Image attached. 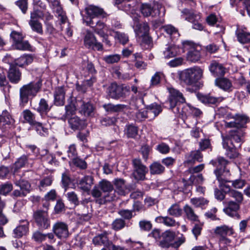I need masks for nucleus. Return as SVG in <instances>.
Segmentation results:
<instances>
[{
    "label": "nucleus",
    "instance_id": "obj_1",
    "mask_svg": "<svg viewBox=\"0 0 250 250\" xmlns=\"http://www.w3.org/2000/svg\"><path fill=\"white\" fill-rule=\"evenodd\" d=\"M204 70L198 66L186 69L179 73L181 84L191 86L196 84L203 78Z\"/></svg>",
    "mask_w": 250,
    "mask_h": 250
},
{
    "label": "nucleus",
    "instance_id": "obj_2",
    "mask_svg": "<svg viewBox=\"0 0 250 250\" xmlns=\"http://www.w3.org/2000/svg\"><path fill=\"white\" fill-rule=\"evenodd\" d=\"M230 197L226 198L223 202L225 206L223 211L228 216L240 219V215L239 211L240 208V204L243 200V196L241 193L233 192L229 194Z\"/></svg>",
    "mask_w": 250,
    "mask_h": 250
},
{
    "label": "nucleus",
    "instance_id": "obj_3",
    "mask_svg": "<svg viewBox=\"0 0 250 250\" xmlns=\"http://www.w3.org/2000/svg\"><path fill=\"white\" fill-rule=\"evenodd\" d=\"M42 86L40 81L32 82L23 85L20 89V98L21 104L24 105L28 102L30 96L35 97Z\"/></svg>",
    "mask_w": 250,
    "mask_h": 250
},
{
    "label": "nucleus",
    "instance_id": "obj_4",
    "mask_svg": "<svg viewBox=\"0 0 250 250\" xmlns=\"http://www.w3.org/2000/svg\"><path fill=\"white\" fill-rule=\"evenodd\" d=\"M133 172L132 175L134 179L137 181L146 180V175L148 169L146 166L144 165L139 158L133 159L132 160Z\"/></svg>",
    "mask_w": 250,
    "mask_h": 250
},
{
    "label": "nucleus",
    "instance_id": "obj_5",
    "mask_svg": "<svg viewBox=\"0 0 250 250\" xmlns=\"http://www.w3.org/2000/svg\"><path fill=\"white\" fill-rule=\"evenodd\" d=\"M229 163L228 161L221 156L218 157L216 159L210 161V163L216 167L214 171L216 177L220 176H229L230 175L229 170L227 167Z\"/></svg>",
    "mask_w": 250,
    "mask_h": 250
},
{
    "label": "nucleus",
    "instance_id": "obj_6",
    "mask_svg": "<svg viewBox=\"0 0 250 250\" xmlns=\"http://www.w3.org/2000/svg\"><path fill=\"white\" fill-rule=\"evenodd\" d=\"M99 188L104 193H107L104 196V198H100L96 200V202L99 204H104L106 202H110L114 199V197L110 195V193L113 190V186L109 181L103 180L99 183Z\"/></svg>",
    "mask_w": 250,
    "mask_h": 250
},
{
    "label": "nucleus",
    "instance_id": "obj_7",
    "mask_svg": "<svg viewBox=\"0 0 250 250\" xmlns=\"http://www.w3.org/2000/svg\"><path fill=\"white\" fill-rule=\"evenodd\" d=\"M128 89L122 85H118L116 83H112L106 88V93L107 96L111 99L118 100L125 97V91Z\"/></svg>",
    "mask_w": 250,
    "mask_h": 250
},
{
    "label": "nucleus",
    "instance_id": "obj_8",
    "mask_svg": "<svg viewBox=\"0 0 250 250\" xmlns=\"http://www.w3.org/2000/svg\"><path fill=\"white\" fill-rule=\"evenodd\" d=\"M183 45L185 49L188 50L187 55V58L188 61L196 62L200 59V52L193 42L186 41L183 42Z\"/></svg>",
    "mask_w": 250,
    "mask_h": 250
},
{
    "label": "nucleus",
    "instance_id": "obj_9",
    "mask_svg": "<svg viewBox=\"0 0 250 250\" xmlns=\"http://www.w3.org/2000/svg\"><path fill=\"white\" fill-rule=\"evenodd\" d=\"M33 216L40 229H45L50 227V222L46 210H38L34 213Z\"/></svg>",
    "mask_w": 250,
    "mask_h": 250
},
{
    "label": "nucleus",
    "instance_id": "obj_10",
    "mask_svg": "<svg viewBox=\"0 0 250 250\" xmlns=\"http://www.w3.org/2000/svg\"><path fill=\"white\" fill-rule=\"evenodd\" d=\"M52 230L56 236L60 239H66L70 235L68 225L62 222H57L55 223Z\"/></svg>",
    "mask_w": 250,
    "mask_h": 250
},
{
    "label": "nucleus",
    "instance_id": "obj_11",
    "mask_svg": "<svg viewBox=\"0 0 250 250\" xmlns=\"http://www.w3.org/2000/svg\"><path fill=\"white\" fill-rule=\"evenodd\" d=\"M87 25L93 28L94 32L102 37H104L108 30V27L102 21H98L94 22L93 20H86L83 19Z\"/></svg>",
    "mask_w": 250,
    "mask_h": 250
},
{
    "label": "nucleus",
    "instance_id": "obj_12",
    "mask_svg": "<svg viewBox=\"0 0 250 250\" xmlns=\"http://www.w3.org/2000/svg\"><path fill=\"white\" fill-rule=\"evenodd\" d=\"M169 92L170 95L168 99L171 109L174 108L178 103H184L186 102V99L183 94L179 90L171 88L169 89Z\"/></svg>",
    "mask_w": 250,
    "mask_h": 250
},
{
    "label": "nucleus",
    "instance_id": "obj_13",
    "mask_svg": "<svg viewBox=\"0 0 250 250\" xmlns=\"http://www.w3.org/2000/svg\"><path fill=\"white\" fill-rule=\"evenodd\" d=\"M242 134L240 130H231L229 136L223 139V142H226L231 146L235 145L236 147H240L242 144Z\"/></svg>",
    "mask_w": 250,
    "mask_h": 250
},
{
    "label": "nucleus",
    "instance_id": "obj_14",
    "mask_svg": "<svg viewBox=\"0 0 250 250\" xmlns=\"http://www.w3.org/2000/svg\"><path fill=\"white\" fill-rule=\"evenodd\" d=\"M227 176H220L216 177L217 179L219 182V187L221 190L225 193L226 195H228L229 197H230L229 194L230 193L236 192L240 193V192L232 189L230 188L229 183L232 185V182L229 181L226 179Z\"/></svg>",
    "mask_w": 250,
    "mask_h": 250
},
{
    "label": "nucleus",
    "instance_id": "obj_15",
    "mask_svg": "<svg viewBox=\"0 0 250 250\" xmlns=\"http://www.w3.org/2000/svg\"><path fill=\"white\" fill-rule=\"evenodd\" d=\"M45 33L48 35V40L52 43H55L58 40L60 33L54 27L52 23L46 21L45 22Z\"/></svg>",
    "mask_w": 250,
    "mask_h": 250
},
{
    "label": "nucleus",
    "instance_id": "obj_16",
    "mask_svg": "<svg viewBox=\"0 0 250 250\" xmlns=\"http://www.w3.org/2000/svg\"><path fill=\"white\" fill-rule=\"evenodd\" d=\"M209 70L214 77L223 76L226 72V68L221 63L216 61H211Z\"/></svg>",
    "mask_w": 250,
    "mask_h": 250
},
{
    "label": "nucleus",
    "instance_id": "obj_17",
    "mask_svg": "<svg viewBox=\"0 0 250 250\" xmlns=\"http://www.w3.org/2000/svg\"><path fill=\"white\" fill-rule=\"evenodd\" d=\"M85 11L87 15L86 20H92L93 18L103 16L104 14V10L98 6L89 5L85 8Z\"/></svg>",
    "mask_w": 250,
    "mask_h": 250
},
{
    "label": "nucleus",
    "instance_id": "obj_18",
    "mask_svg": "<svg viewBox=\"0 0 250 250\" xmlns=\"http://www.w3.org/2000/svg\"><path fill=\"white\" fill-rule=\"evenodd\" d=\"M7 77L11 83L17 84L21 80V73L16 66L11 64L8 71Z\"/></svg>",
    "mask_w": 250,
    "mask_h": 250
},
{
    "label": "nucleus",
    "instance_id": "obj_19",
    "mask_svg": "<svg viewBox=\"0 0 250 250\" xmlns=\"http://www.w3.org/2000/svg\"><path fill=\"white\" fill-rule=\"evenodd\" d=\"M175 236L174 232L166 230L161 235L162 240L159 242V245L162 248H169L171 246V242L174 239Z\"/></svg>",
    "mask_w": 250,
    "mask_h": 250
},
{
    "label": "nucleus",
    "instance_id": "obj_20",
    "mask_svg": "<svg viewBox=\"0 0 250 250\" xmlns=\"http://www.w3.org/2000/svg\"><path fill=\"white\" fill-rule=\"evenodd\" d=\"M108 233L104 232L101 234L95 236L92 240L93 243L95 246H104L105 248H108L111 245V241H109Z\"/></svg>",
    "mask_w": 250,
    "mask_h": 250
},
{
    "label": "nucleus",
    "instance_id": "obj_21",
    "mask_svg": "<svg viewBox=\"0 0 250 250\" xmlns=\"http://www.w3.org/2000/svg\"><path fill=\"white\" fill-rule=\"evenodd\" d=\"M114 184L116 188L115 191L120 195H125L127 190L130 191L134 188L132 187L126 186L125 181L121 178L115 179Z\"/></svg>",
    "mask_w": 250,
    "mask_h": 250
},
{
    "label": "nucleus",
    "instance_id": "obj_22",
    "mask_svg": "<svg viewBox=\"0 0 250 250\" xmlns=\"http://www.w3.org/2000/svg\"><path fill=\"white\" fill-rule=\"evenodd\" d=\"M79 104L80 105L78 110L81 114L85 117L91 116L93 115L94 108L91 103L80 101Z\"/></svg>",
    "mask_w": 250,
    "mask_h": 250
},
{
    "label": "nucleus",
    "instance_id": "obj_23",
    "mask_svg": "<svg viewBox=\"0 0 250 250\" xmlns=\"http://www.w3.org/2000/svg\"><path fill=\"white\" fill-rule=\"evenodd\" d=\"M197 96L202 103L205 104L217 105L224 100V98L222 97H214L209 95H203L201 93L197 94Z\"/></svg>",
    "mask_w": 250,
    "mask_h": 250
},
{
    "label": "nucleus",
    "instance_id": "obj_24",
    "mask_svg": "<svg viewBox=\"0 0 250 250\" xmlns=\"http://www.w3.org/2000/svg\"><path fill=\"white\" fill-rule=\"evenodd\" d=\"M134 21V30L138 35L142 34V36L147 35L149 30V27L146 22L139 23V19L137 17H133Z\"/></svg>",
    "mask_w": 250,
    "mask_h": 250
},
{
    "label": "nucleus",
    "instance_id": "obj_25",
    "mask_svg": "<svg viewBox=\"0 0 250 250\" xmlns=\"http://www.w3.org/2000/svg\"><path fill=\"white\" fill-rule=\"evenodd\" d=\"M32 30L40 34H43V29L42 23L37 19V15L36 13H32L30 16V20L29 22Z\"/></svg>",
    "mask_w": 250,
    "mask_h": 250
},
{
    "label": "nucleus",
    "instance_id": "obj_26",
    "mask_svg": "<svg viewBox=\"0 0 250 250\" xmlns=\"http://www.w3.org/2000/svg\"><path fill=\"white\" fill-rule=\"evenodd\" d=\"M54 103L57 105H63L65 100V91L62 86L55 89L54 94Z\"/></svg>",
    "mask_w": 250,
    "mask_h": 250
},
{
    "label": "nucleus",
    "instance_id": "obj_27",
    "mask_svg": "<svg viewBox=\"0 0 250 250\" xmlns=\"http://www.w3.org/2000/svg\"><path fill=\"white\" fill-rule=\"evenodd\" d=\"M140 11L145 17H156L159 14L158 9L153 8L148 4H143L140 7Z\"/></svg>",
    "mask_w": 250,
    "mask_h": 250
},
{
    "label": "nucleus",
    "instance_id": "obj_28",
    "mask_svg": "<svg viewBox=\"0 0 250 250\" xmlns=\"http://www.w3.org/2000/svg\"><path fill=\"white\" fill-rule=\"evenodd\" d=\"M93 184V178L91 176H85L82 178L78 183L79 188L84 191H89Z\"/></svg>",
    "mask_w": 250,
    "mask_h": 250
},
{
    "label": "nucleus",
    "instance_id": "obj_29",
    "mask_svg": "<svg viewBox=\"0 0 250 250\" xmlns=\"http://www.w3.org/2000/svg\"><path fill=\"white\" fill-rule=\"evenodd\" d=\"M186 218L192 222H199V216L194 209L188 205H186L183 208Z\"/></svg>",
    "mask_w": 250,
    "mask_h": 250
},
{
    "label": "nucleus",
    "instance_id": "obj_30",
    "mask_svg": "<svg viewBox=\"0 0 250 250\" xmlns=\"http://www.w3.org/2000/svg\"><path fill=\"white\" fill-rule=\"evenodd\" d=\"M68 123L70 128L74 130L81 129L85 126L84 121L77 116L70 118L68 119Z\"/></svg>",
    "mask_w": 250,
    "mask_h": 250
},
{
    "label": "nucleus",
    "instance_id": "obj_31",
    "mask_svg": "<svg viewBox=\"0 0 250 250\" xmlns=\"http://www.w3.org/2000/svg\"><path fill=\"white\" fill-rule=\"evenodd\" d=\"M223 146L226 150L225 154L228 158L234 159L238 156V153L236 150L237 147L235 145L231 146L226 142H223Z\"/></svg>",
    "mask_w": 250,
    "mask_h": 250
},
{
    "label": "nucleus",
    "instance_id": "obj_32",
    "mask_svg": "<svg viewBox=\"0 0 250 250\" xmlns=\"http://www.w3.org/2000/svg\"><path fill=\"white\" fill-rule=\"evenodd\" d=\"M180 52L179 48L175 45H170L167 46L163 51L164 58L169 59L174 57L178 55Z\"/></svg>",
    "mask_w": 250,
    "mask_h": 250
},
{
    "label": "nucleus",
    "instance_id": "obj_33",
    "mask_svg": "<svg viewBox=\"0 0 250 250\" xmlns=\"http://www.w3.org/2000/svg\"><path fill=\"white\" fill-rule=\"evenodd\" d=\"M238 41L243 44L250 42V33L241 29H237L235 31Z\"/></svg>",
    "mask_w": 250,
    "mask_h": 250
},
{
    "label": "nucleus",
    "instance_id": "obj_34",
    "mask_svg": "<svg viewBox=\"0 0 250 250\" xmlns=\"http://www.w3.org/2000/svg\"><path fill=\"white\" fill-rule=\"evenodd\" d=\"M216 234H218L222 237H225L228 235H231L233 234V229L231 227H229L226 225H223L220 227H217L215 229Z\"/></svg>",
    "mask_w": 250,
    "mask_h": 250
},
{
    "label": "nucleus",
    "instance_id": "obj_35",
    "mask_svg": "<svg viewBox=\"0 0 250 250\" xmlns=\"http://www.w3.org/2000/svg\"><path fill=\"white\" fill-rule=\"evenodd\" d=\"M202 161V155L200 151H192L185 162V164L192 165L195 162H200Z\"/></svg>",
    "mask_w": 250,
    "mask_h": 250
},
{
    "label": "nucleus",
    "instance_id": "obj_36",
    "mask_svg": "<svg viewBox=\"0 0 250 250\" xmlns=\"http://www.w3.org/2000/svg\"><path fill=\"white\" fill-rule=\"evenodd\" d=\"M247 117L244 115H236L234 122H231L228 124L231 127H236L237 129L241 127L247 122Z\"/></svg>",
    "mask_w": 250,
    "mask_h": 250
},
{
    "label": "nucleus",
    "instance_id": "obj_37",
    "mask_svg": "<svg viewBox=\"0 0 250 250\" xmlns=\"http://www.w3.org/2000/svg\"><path fill=\"white\" fill-rule=\"evenodd\" d=\"M215 84L225 91H229L232 87V83L230 81L226 78L216 79Z\"/></svg>",
    "mask_w": 250,
    "mask_h": 250
},
{
    "label": "nucleus",
    "instance_id": "obj_38",
    "mask_svg": "<svg viewBox=\"0 0 250 250\" xmlns=\"http://www.w3.org/2000/svg\"><path fill=\"white\" fill-rule=\"evenodd\" d=\"M150 173L151 175H159L164 172L165 167L160 163L157 162H153L149 166Z\"/></svg>",
    "mask_w": 250,
    "mask_h": 250
},
{
    "label": "nucleus",
    "instance_id": "obj_39",
    "mask_svg": "<svg viewBox=\"0 0 250 250\" xmlns=\"http://www.w3.org/2000/svg\"><path fill=\"white\" fill-rule=\"evenodd\" d=\"M33 61V57L30 55H23L15 61V64L20 67L31 63Z\"/></svg>",
    "mask_w": 250,
    "mask_h": 250
},
{
    "label": "nucleus",
    "instance_id": "obj_40",
    "mask_svg": "<svg viewBox=\"0 0 250 250\" xmlns=\"http://www.w3.org/2000/svg\"><path fill=\"white\" fill-rule=\"evenodd\" d=\"M65 114L61 117V119L63 121H65L69 116H72L75 114L76 107L75 104L73 102H71L65 106Z\"/></svg>",
    "mask_w": 250,
    "mask_h": 250
},
{
    "label": "nucleus",
    "instance_id": "obj_41",
    "mask_svg": "<svg viewBox=\"0 0 250 250\" xmlns=\"http://www.w3.org/2000/svg\"><path fill=\"white\" fill-rule=\"evenodd\" d=\"M12 47L14 49L19 50H31L32 48L29 42L24 39L19 42L13 43Z\"/></svg>",
    "mask_w": 250,
    "mask_h": 250
},
{
    "label": "nucleus",
    "instance_id": "obj_42",
    "mask_svg": "<svg viewBox=\"0 0 250 250\" xmlns=\"http://www.w3.org/2000/svg\"><path fill=\"white\" fill-rule=\"evenodd\" d=\"M125 132L128 138H135L138 135V128L133 125H127L125 126Z\"/></svg>",
    "mask_w": 250,
    "mask_h": 250
},
{
    "label": "nucleus",
    "instance_id": "obj_43",
    "mask_svg": "<svg viewBox=\"0 0 250 250\" xmlns=\"http://www.w3.org/2000/svg\"><path fill=\"white\" fill-rule=\"evenodd\" d=\"M125 107V105L121 104L114 105L112 104H108L104 105V109L106 111L110 112H118L122 111Z\"/></svg>",
    "mask_w": 250,
    "mask_h": 250
},
{
    "label": "nucleus",
    "instance_id": "obj_44",
    "mask_svg": "<svg viewBox=\"0 0 250 250\" xmlns=\"http://www.w3.org/2000/svg\"><path fill=\"white\" fill-rule=\"evenodd\" d=\"M146 109L148 110L149 114L153 113L154 117L157 116L163 110L162 106L156 103L147 105Z\"/></svg>",
    "mask_w": 250,
    "mask_h": 250
},
{
    "label": "nucleus",
    "instance_id": "obj_45",
    "mask_svg": "<svg viewBox=\"0 0 250 250\" xmlns=\"http://www.w3.org/2000/svg\"><path fill=\"white\" fill-rule=\"evenodd\" d=\"M14 183L16 186L20 188L21 191L24 193L25 192L26 195L27 193H29L31 186L28 181L23 179H20L19 180H16Z\"/></svg>",
    "mask_w": 250,
    "mask_h": 250
},
{
    "label": "nucleus",
    "instance_id": "obj_46",
    "mask_svg": "<svg viewBox=\"0 0 250 250\" xmlns=\"http://www.w3.org/2000/svg\"><path fill=\"white\" fill-rule=\"evenodd\" d=\"M168 213L174 217H180L182 214V209L178 204H174L167 210Z\"/></svg>",
    "mask_w": 250,
    "mask_h": 250
},
{
    "label": "nucleus",
    "instance_id": "obj_47",
    "mask_svg": "<svg viewBox=\"0 0 250 250\" xmlns=\"http://www.w3.org/2000/svg\"><path fill=\"white\" fill-rule=\"evenodd\" d=\"M39 107L37 110L41 114H46L51 109V106L48 104L47 101L44 99H41L39 102Z\"/></svg>",
    "mask_w": 250,
    "mask_h": 250
},
{
    "label": "nucleus",
    "instance_id": "obj_48",
    "mask_svg": "<svg viewBox=\"0 0 250 250\" xmlns=\"http://www.w3.org/2000/svg\"><path fill=\"white\" fill-rule=\"evenodd\" d=\"M94 35L89 31H87L84 39V45L88 48H90L96 41Z\"/></svg>",
    "mask_w": 250,
    "mask_h": 250
},
{
    "label": "nucleus",
    "instance_id": "obj_49",
    "mask_svg": "<svg viewBox=\"0 0 250 250\" xmlns=\"http://www.w3.org/2000/svg\"><path fill=\"white\" fill-rule=\"evenodd\" d=\"M13 122V119L7 111H4L0 115V125H10Z\"/></svg>",
    "mask_w": 250,
    "mask_h": 250
},
{
    "label": "nucleus",
    "instance_id": "obj_50",
    "mask_svg": "<svg viewBox=\"0 0 250 250\" xmlns=\"http://www.w3.org/2000/svg\"><path fill=\"white\" fill-rule=\"evenodd\" d=\"M33 126L38 133L42 136H45L48 134V128L45 127L42 123L36 122Z\"/></svg>",
    "mask_w": 250,
    "mask_h": 250
},
{
    "label": "nucleus",
    "instance_id": "obj_51",
    "mask_svg": "<svg viewBox=\"0 0 250 250\" xmlns=\"http://www.w3.org/2000/svg\"><path fill=\"white\" fill-rule=\"evenodd\" d=\"M22 115L24 119L30 125H33L36 121H35V115L29 110H25L22 112Z\"/></svg>",
    "mask_w": 250,
    "mask_h": 250
},
{
    "label": "nucleus",
    "instance_id": "obj_52",
    "mask_svg": "<svg viewBox=\"0 0 250 250\" xmlns=\"http://www.w3.org/2000/svg\"><path fill=\"white\" fill-rule=\"evenodd\" d=\"M125 226V222L124 219L117 218L113 221L111 228L113 229L118 231L124 228Z\"/></svg>",
    "mask_w": 250,
    "mask_h": 250
},
{
    "label": "nucleus",
    "instance_id": "obj_53",
    "mask_svg": "<svg viewBox=\"0 0 250 250\" xmlns=\"http://www.w3.org/2000/svg\"><path fill=\"white\" fill-rule=\"evenodd\" d=\"M53 179L50 176H47L42 179L40 181L39 188L41 191L46 189V188L51 186L52 183Z\"/></svg>",
    "mask_w": 250,
    "mask_h": 250
},
{
    "label": "nucleus",
    "instance_id": "obj_54",
    "mask_svg": "<svg viewBox=\"0 0 250 250\" xmlns=\"http://www.w3.org/2000/svg\"><path fill=\"white\" fill-rule=\"evenodd\" d=\"M121 59V56L119 54L106 55L103 57V60L107 63L112 64L118 62Z\"/></svg>",
    "mask_w": 250,
    "mask_h": 250
},
{
    "label": "nucleus",
    "instance_id": "obj_55",
    "mask_svg": "<svg viewBox=\"0 0 250 250\" xmlns=\"http://www.w3.org/2000/svg\"><path fill=\"white\" fill-rule=\"evenodd\" d=\"M28 231V228L25 225L19 226L14 230V234L17 237H21L25 235Z\"/></svg>",
    "mask_w": 250,
    "mask_h": 250
},
{
    "label": "nucleus",
    "instance_id": "obj_56",
    "mask_svg": "<svg viewBox=\"0 0 250 250\" xmlns=\"http://www.w3.org/2000/svg\"><path fill=\"white\" fill-rule=\"evenodd\" d=\"M190 203L195 207L202 208L208 204V201L204 198H193L190 199Z\"/></svg>",
    "mask_w": 250,
    "mask_h": 250
},
{
    "label": "nucleus",
    "instance_id": "obj_57",
    "mask_svg": "<svg viewBox=\"0 0 250 250\" xmlns=\"http://www.w3.org/2000/svg\"><path fill=\"white\" fill-rule=\"evenodd\" d=\"M115 37L123 45L126 44L129 41L128 36L124 33L116 32Z\"/></svg>",
    "mask_w": 250,
    "mask_h": 250
},
{
    "label": "nucleus",
    "instance_id": "obj_58",
    "mask_svg": "<svg viewBox=\"0 0 250 250\" xmlns=\"http://www.w3.org/2000/svg\"><path fill=\"white\" fill-rule=\"evenodd\" d=\"M164 31L170 36L177 37L179 36L178 30L171 25H167L163 26Z\"/></svg>",
    "mask_w": 250,
    "mask_h": 250
},
{
    "label": "nucleus",
    "instance_id": "obj_59",
    "mask_svg": "<svg viewBox=\"0 0 250 250\" xmlns=\"http://www.w3.org/2000/svg\"><path fill=\"white\" fill-rule=\"evenodd\" d=\"M118 214L123 219L130 220L133 217V210L129 209H122L119 210Z\"/></svg>",
    "mask_w": 250,
    "mask_h": 250
},
{
    "label": "nucleus",
    "instance_id": "obj_60",
    "mask_svg": "<svg viewBox=\"0 0 250 250\" xmlns=\"http://www.w3.org/2000/svg\"><path fill=\"white\" fill-rule=\"evenodd\" d=\"M28 158L26 155H23L20 157L15 163L16 169H19L24 167L27 163Z\"/></svg>",
    "mask_w": 250,
    "mask_h": 250
},
{
    "label": "nucleus",
    "instance_id": "obj_61",
    "mask_svg": "<svg viewBox=\"0 0 250 250\" xmlns=\"http://www.w3.org/2000/svg\"><path fill=\"white\" fill-rule=\"evenodd\" d=\"M65 196L69 201L74 204L75 206H78L79 204L77 195L75 192H68L66 194Z\"/></svg>",
    "mask_w": 250,
    "mask_h": 250
},
{
    "label": "nucleus",
    "instance_id": "obj_62",
    "mask_svg": "<svg viewBox=\"0 0 250 250\" xmlns=\"http://www.w3.org/2000/svg\"><path fill=\"white\" fill-rule=\"evenodd\" d=\"M13 189V186L10 183H5L0 185V194L6 195Z\"/></svg>",
    "mask_w": 250,
    "mask_h": 250
},
{
    "label": "nucleus",
    "instance_id": "obj_63",
    "mask_svg": "<svg viewBox=\"0 0 250 250\" xmlns=\"http://www.w3.org/2000/svg\"><path fill=\"white\" fill-rule=\"evenodd\" d=\"M10 37L13 40V43H15L21 41V40L24 39V36L21 32L12 31L10 34Z\"/></svg>",
    "mask_w": 250,
    "mask_h": 250
},
{
    "label": "nucleus",
    "instance_id": "obj_64",
    "mask_svg": "<svg viewBox=\"0 0 250 250\" xmlns=\"http://www.w3.org/2000/svg\"><path fill=\"white\" fill-rule=\"evenodd\" d=\"M32 238L36 242L41 243L46 239V235L40 231H36L33 233Z\"/></svg>",
    "mask_w": 250,
    "mask_h": 250
}]
</instances>
